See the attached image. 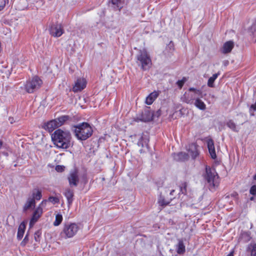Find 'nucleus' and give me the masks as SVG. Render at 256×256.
I'll return each instance as SVG.
<instances>
[{
	"label": "nucleus",
	"instance_id": "1",
	"mask_svg": "<svg viewBox=\"0 0 256 256\" xmlns=\"http://www.w3.org/2000/svg\"><path fill=\"white\" fill-rule=\"evenodd\" d=\"M51 137L54 144L58 148L67 149L71 146L72 136L69 131L57 129Z\"/></svg>",
	"mask_w": 256,
	"mask_h": 256
},
{
	"label": "nucleus",
	"instance_id": "2",
	"mask_svg": "<svg viewBox=\"0 0 256 256\" xmlns=\"http://www.w3.org/2000/svg\"><path fill=\"white\" fill-rule=\"evenodd\" d=\"M74 135L80 141L86 140L93 134V129L90 124L86 122L74 125L72 128Z\"/></svg>",
	"mask_w": 256,
	"mask_h": 256
},
{
	"label": "nucleus",
	"instance_id": "3",
	"mask_svg": "<svg viewBox=\"0 0 256 256\" xmlns=\"http://www.w3.org/2000/svg\"><path fill=\"white\" fill-rule=\"evenodd\" d=\"M205 180L209 184L210 190L214 191L218 185V175L214 168L206 166V174L204 175Z\"/></svg>",
	"mask_w": 256,
	"mask_h": 256
},
{
	"label": "nucleus",
	"instance_id": "4",
	"mask_svg": "<svg viewBox=\"0 0 256 256\" xmlns=\"http://www.w3.org/2000/svg\"><path fill=\"white\" fill-rule=\"evenodd\" d=\"M42 80L38 76H34L26 82L24 86L26 91L30 94L38 90L42 84Z\"/></svg>",
	"mask_w": 256,
	"mask_h": 256
},
{
	"label": "nucleus",
	"instance_id": "5",
	"mask_svg": "<svg viewBox=\"0 0 256 256\" xmlns=\"http://www.w3.org/2000/svg\"><path fill=\"white\" fill-rule=\"evenodd\" d=\"M137 60L140 62L143 70H148L152 64L150 58L144 49L140 51L137 56Z\"/></svg>",
	"mask_w": 256,
	"mask_h": 256
},
{
	"label": "nucleus",
	"instance_id": "6",
	"mask_svg": "<svg viewBox=\"0 0 256 256\" xmlns=\"http://www.w3.org/2000/svg\"><path fill=\"white\" fill-rule=\"evenodd\" d=\"M78 229L79 227L76 223L66 224L61 232V236L65 238H72L76 234Z\"/></svg>",
	"mask_w": 256,
	"mask_h": 256
},
{
	"label": "nucleus",
	"instance_id": "7",
	"mask_svg": "<svg viewBox=\"0 0 256 256\" xmlns=\"http://www.w3.org/2000/svg\"><path fill=\"white\" fill-rule=\"evenodd\" d=\"M46 202V200H43L34 210L29 222L30 228L32 227L38 218L41 216L43 212V209L42 207L44 206V204Z\"/></svg>",
	"mask_w": 256,
	"mask_h": 256
},
{
	"label": "nucleus",
	"instance_id": "8",
	"mask_svg": "<svg viewBox=\"0 0 256 256\" xmlns=\"http://www.w3.org/2000/svg\"><path fill=\"white\" fill-rule=\"evenodd\" d=\"M48 30L50 35L54 37H60L64 32V30L61 24H52L49 26Z\"/></svg>",
	"mask_w": 256,
	"mask_h": 256
},
{
	"label": "nucleus",
	"instance_id": "9",
	"mask_svg": "<svg viewBox=\"0 0 256 256\" xmlns=\"http://www.w3.org/2000/svg\"><path fill=\"white\" fill-rule=\"evenodd\" d=\"M153 119V114L152 112L146 109L142 112L140 115L134 118V120L136 122H148L152 120Z\"/></svg>",
	"mask_w": 256,
	"mask_h": 256
},
{
	"label": "nucleus",
	"instance_id": "10",
	"mask_svg": "<svg viewBox=\"0 0 256 256\" xmlns=\"http://www.w3.org/2000/svg\"><path fill=\"white\" fill-rule=\"evenodd\" d=\"M69 185L72 186H76L79 182L78 171L76 170H71L68 176Z\"/></svg>",
	"mask_w": 256,
	"mask_h": 256
},
{
	"label": "nucleus",
	"instance_id": "11",
	"mask_svg": "<svg viewBox=\"0 0 256 256\" xmlns=\"http://www.w3.org/2000/svg\"><path fill=\"white\" fill-rule=\"evenodd\" d=\"M86 86V80L84 78H78L72 88V91L74 92H80L84 90Z\"/></svg>",
	"mask_w": 256,
	"mask_h": 256
},
{
	"label": "nucleus",
	"instance_id": "12",
	"mask_svg": "<svg viewBox=\"0 0 256 256\" xmlns=\"http://www.w3.org/2000/svg\"><path fill=\"white\" fill-rule=\"evenodd\" d=\"M187 150L190 153L192 158L195 159L199 154L198 150V145L196 143L189 144Z\"/></svg>",
	"mask_w": 256,
	"mask_h": 256
},
{
	"label": "nucleus",
	"instance_id": "13",
	"mask_svg": "<svg viewBox=\"0 0 256 256\" xmlns=\"http://www.w3.org/2000/svg\"><path fill=\"white\" fill-rule=\"evenodd\" d=\"M207 146L208 152L212 159H215L216 158V154L214 146V142L212 139H208L207 141Z\"/></svg>",
	"mask_w": 256,
	"mask_h": 256
},
{
	"label": "nucleus",
	"instance_id": "14",
	"mask_svg": "<svg viewBox=\"0 0 256 256\" xmlns=\"http://www.w3.org/2000/svg\"><path fill=\"white\" fill-rule=\"evenodd\" d=\"M43 128L46 130H48L49 132H52L58 127L56 124V121L54 119L45 123Z\"/></svg>",
	"mask_w": 256,
	"mask_h": 256
},
{
	"label": "nucleus",
	"instance_id": "15",
	"mask_svg": "<svg viewBox=\"0 0 256 256\" xmlns=\"http://www.w3.org/2000/svg\"><path fill=\"white\" fill-rule=\"evenodd\" d=\"M149 141L150 140L148 136L144 135L142 134L138 142V146L142 148H144L145 146L148 148Z\"/></svg>",
	"mask_w": 256,
	"mask_h": 256
},
{
	"label": "nucleus",
	"instance_id": "16",
	"mask_svg": "<svg viewBox=\"0 0 256 256\" xmlns=\"http://www.w3.org/2000/svg\"><path fill=\"white\" fill-rule=\"evenodd\" d=\"M251 238L250 232H242L238 238V242L240 243H246L249 242Z\"/></svg>",
	"mask_w": 256,
	"mask_h": 256
},
{
	"label": "nucleus",
	"instance_id": "17",
	"mask_svg": "<svg viewBox=\"0 0 256 256\" xmlns=\"http://www.w3.org/2000/svg\"><path fill=\"white\" fill-rule=\"evenodd\" d=\"M234 46V42L232 40L228 41L226 42L221 49L222 53L226 54L230 52Z\"/></svg>",
	"mask_w": 256,
	"mask_h": 256
},
{
	"label": "nucleus",
	"instance_id": "18",
	"mask_svg": "<svg viewBox=\"0 0 256 256\" xmlns=\"http://www.w3.org/2000/svg\"><path fill=\"white\" fill-rule=\"evenodd\" d=\"M158 96L159 92L158 91L154 90L151 92L146 96L145 102L146 104L148 105H151Z\"/></svg>",
	"mask_w": 256,
	"mask_h": 256
},
{
	"label": "nucleus",
	"instance_id": "19",
	"mask_svg": "<svg viewBox=\"0 0 256 256\" xmlns=\"http://www.w3.org/2000/svg\"><path fill=\"white\" fill-rule=\"evenodd\" d=\"M64 194L67 200L68 204L69 206L71 205L74 200V193L73 190L68 188L65 190Z\"/></svg>",
	"mask_w": 256,
	"mask_h": 256
},
{
	"label": "nucleus",
	"instance_id": "20",
	"mask_svg": "<svg viewBox=\"0 0 256 256\" xmlns=\"http://www.w3.org/2000/svg\"><path fill=\"white\" fill-rule=\"evenodd\" d=\"M188 157V154L184 152L174 154L173 156L174 159L178 162H184L187 160Z\"/></svg>",
	"mask_w": 256,
	"mask_h": 256
},
{
	"label": "nucleus",
	"instance_id": "21",
	"mask_svg": "<svg viewBox=\"0 0 256 256\" xmlns=\"http://www.w3.org/2000/svg\"><path fill=\"white\" fill-rule=\"evenodd\" d=\"M26 222L24 221L19 225L17 233V239L18 240H21L24 236L26 228Z\"/></svg>",
	"mask_w": 256,
	"mask_h": 256
},
{
	"label": "nucleus",
	"instance_id": "22",
	"mask_svg": "<svg viewBox=\"0 0 256 256\" xmlns=\"http://www.w3.org/2000/svg\"><path fill=\"white\" fill-rule=\"evenodd\" d=\"M109 2L114 10L119 11L123 8L124 4V2L122 0H110Z\"/></svg>",
	"mask_w": 256,
	"mask_h": 256
},
{
	"label": "nucleus",
	"instance_id": "23",
	"mask_svg": "<svg viewBox=\"0 0 256 256\" xmlns=\"http://www.w3.org/2000/svg\"><path fill=\"white\" fill-rule=\"evenodd\" d=\"M36 205V201L34 198H28L26 204L23 206V212H26L28 209H30L32 208H34Z\"/></svg>",
	"mask_w": 256,
	"mask_h": 256
},
{
	"label": "nucleus",
	"instance_id": "24",
	"mask_svg": "<svg viewBox=\"0 0 256 256\" xmlns=\"http://www.w3.org/2000/svg\"><path fill=\"white\" fill-rule=\"evenodd\" d=\"M248 256H256V244L250 243L246 248Z\"/></svg>",
	"mask_w": 256,
	"mask_h": 256
},
{
	"label": "nucleus",
	"instance_id": "25",
	"mask_svg": "<svg viewBox=\"0 0 256 256\" xmlns=\"http://www.w3.org/2000/svg\"><path fill=\"white\" fill-rule=\"evenodd\" d=\"M176 249L178 254H182L184 253L186 247L182 240H178V244L176 246Z\"/></svg>",
	"mask_w": 256,
	"mask_h": 256
},
{
	"label": "nucleus",
	"instance_id": "26",
	"mask_svg": "<svg viewBox=\"0 0 256 256\" xmlns=\"http://www.w3.org/2000/svg\"><path fill=\"white\" fill-rule=\"evenodd\" d=\"M194 105L196 108L200 110H204L206 109V105L199 98H196Z\"/></svg>",
	"mask_w": 256,
	"mask_h": 256
},
{
	"label": "nucleus",
	"instance_id": "27",
	"mask_svg": "<svg viewBox=\"0 0 256 256\" xmlns=\"http://www.w3.org/2000/svg\"><path fill=\"white\" fill-rule=\"evenodd\" d=\"M70 118V117L68 116L64 115L55 118L54 120L56 121V124L58 127H60L63 125Z\"/></svg>",
	"mask_w": 256,
	"mask_h": 256
},
{
	"label": "nucleus",
	"instance_id": "28",
	"mask_svg": "<svg viewBox=\"0 0 256 256\" xmlns=\"http://www.w3.org/2000/svg\"><path fill=\"white\" fill-rule=\"evenodd\" d=\"M42 197V190L38 188H34L32 191V198L34 200H39Z\"/></svg>",
	"mask_w": 256,
	"mask_h": 256
},
{
	"label": "nucleus",
	"instance_id": "29",
	"mask_svg": "<svg viewBox=\"0 0 256 256\" xmlns=\"http://www.w3.org/2000/svg\"><path fill=\"white\" fill-rule=\"evenodd\" d=\"M220 74V72H218V73L214 74L211 77H210L208 81V86L210 88H214V82L215 80L217 78L218 76Z\"/></svg>",
	"mask_w": 256,
	"mask_h": 256
},
{
	"label": "nucleus",
	"instance_id": "30",
	"mask_svg": "<svg viewBox=\"0 0 256 256\" xmlns=\"http://www.w3.org/2000/svg\"><path fill=\"white\" fill-rule=\"evenodd\" d=\"M227 126L231 130L235 132H238L239 128L237 126L236 123L232 120H228L226 122Z\"/></svg>",
	"mask_w": 256,
	"mask_h": 256
},
{
	"label": "nucleus",
	"instance_id": "31",
	"mask_svg": "<svg viewBox=\"0 0 256 256\" xmlns=\"http://www.w3.org/2000/svg\"><path fill=\"white\" fill-rule=\"evenodd\" d=\"M188 91L194 92V94L198 96H199L201 98H203L204 96L202 94V92L201 90L196 89L194 88H190L188 89Z\"/></svg>",
	"mask_w": 256,
	"mask_h": 256
},
{
	"label": "nucleus",
	"instance_id": "32",
	"mask_svg": "<svg viewBox=\"0 0 256 256\" xmlns=\"http://www.w3.org/2000/svg\"><path fill=\"white\" fill-rule=\"evenodd\" d=\"M62 219L63 218L62 215L60 214H58L56 216V218L54 222V226H59L62 222Z\"/></svg>",
	"mask_w": 256,
	"mask_h": 256
},
{
	"label": "nucleus",
	"instance_id": "33",
	"mask_svg": "<svg viewBox=\"0 0 256 256\" xmlns=\"http://www.w3.org/2000/svg\"><path fill=\"white\" fill-rule=\"evenodd\" d=\"M248 32L254 36H256V20L249 28Z\"/></svg>",
	"mask_w": 256,
	"mask_h": 256
},
{
	"label": "nucleus",
	"instance_id": "34",
	"mask_svg": "<svg viewBox=\"0 0 256 256\" xmlns=\"http://www.w3.org/2000/svg\"><path fill=\"white\" fill-rule=\"evenodd\" d=\"M158 202L159 204V205L162 206H166L170 203L168 201H166L163 198L160 197Z\"/></svg>",
	"mask_w": 256,
	"mask_h": 256
},
{
	"label": "nucleus",
	"instance_id": "35",
	"mask_svg": "<svg viewBox=\"0 0 256 256\" xmlns=\"http://www.w3.org/2000/svg\"><path fill=\"white\" fill-rule=\"evenodd\" d=\"M48 201L53 204H56L59 202V199L57 197L51 196L48 198Z\"/></svg>",
	"mask_w": 256,
	"mask_h": 256
},
{
	"label": "nucleus",
	"instance_id": "36",
	"mask_svg": "<svg viewBox=\"0 0 256 256\" xmlns=\"http://www.w3.org/2000/svg\"><path fill=\"white\" fill-rule=\"evenodd\" d=\"M41 232L40 230H37L34 234V238L36 242H39L40 241V237Z\"/></svg>",
	"mask_w": 256,
	"mask_h": 256
},
{
	"label": "nucleus",
	"instance_id": "37",
	"mask_svg": "<svg viewBox=\"0 0 256 256\" xmlns=\"http://www.w3.org/2000/svg\"><path fill=\"white\" fill-rule=\"evenodd\" d=\"M186 81V78H183L182 80H178L176 82V84H177L178 87L180 88H181L183 86Z\"/></svg>",
	"mask_w": 256,
	"mask_h": 256
},
{
	"label": "nucleus",
	"instance_id": "38",
	"mask_svg": "<svg viewBox=\"0 0 256 256\" xmlns=\"http://www.w3.org/2000/svg\"><path fill=\"white\" fill-rule=\"evenodd\" d=\"M9 0H0V11L4 10L6 4H8Z\"/></svg>",
	"mask_w": 256,
	"mask_h": 256
},
{
	"label": "nucleus",
	"instance_id": "39",
	"mask_svg": "<svg viewBox=\"0 0 256 256\" xmlns=\"http://www.w3.org/2000/svg\"><path fill=\"white\" fill-rule=\"evenodd\" d=\"M250 193L254 196H256V185H253L250 187Z\"/></svg>",
	"mask_w": 256,
	"mask_h": 256
},
{
	"label": "nucleus",
	"instance_id": "40",
	"mask_svg": "<svg viewBox=\"0 0 256 256\" xmlns=\"http://www.w3.org/2000/svg\"><path fill=\"white\" fill-rule=\"evenodd\" d=\"M28 234L27 233L26 236H24V240L21 242L20 245L22 246H25L26 244L28 243Z\"/></svg>",
	"mask_w": 256,
	"mask_h": 256
},
{
	"label": "nucleus",
	"instance_id": "41",
	"mask_svg": "<svg viewBox=\"0 0 256 256\" xmlns=\"http://www.w3.org/2000/svg\"><path fill=\"white\" fill-rule=\"evenodd\" d=\"M249 111L250 114V116H254V114L252 113V112H256V103L255 102L254 104H252L249 109Z\"/></svg>",
	"mask_w": 256,
	"mask_h": 256
},
{
	"label": "nucleus",
	"instance_id": "42",
	"mask_svg": "<svg viewBox=\"0 0 256 256\" xmlns=\"http://www.w3.org/2000/svg\"><path fill=\"white\" fill-rule=\"evenodd\" d=\"M55 170L58 172H62L64 170V166H63L58 165L56 166Z\"/></svg>",
	"mask_w": 256,
	"mask_h": 256
},
{
	"label": "nucleus",
	"instance_id": "43",
	"mask_svg": "<svg viewBox=\"0 0 256 256\" xmlns=\"http://www.w3.org/2000/svg\"><path fill=\"white\" fill-rule=\"evenodd\" d=\"M180 192L182 194H184L186 192V184H183L182 186L180 188Z\"/></svg>",
	"mask_w": 256,
	"mask_h": 256
},
{
	"label": "nucleus",
	"instance_id": "44",
	"mask_svg": "<svg viewBox=\"0 0 256 256\" xmlns=\"http://www.w3.org/2000/svg\"><path fill=\"white\" fill-rule=\"evenodd\" d=\"M194 100V98H193V96H192L190 99H187L186 102L188 104H190V100Z\"/></svg>",
	"mask_w": 256,
	"mask_h": 256
},
{
	"label": "nucleus",
	"instance_id": "45",
	"mask_svg": "<svg viewBox=\"0 0 256 256\" xmlns=\"http://www.w3.org/2000/svg\"><path fill=\"white\" fill-rule=\"evenodd\" d=\"M234 250H232L226 256H234Z\"/></svg>",
	"mask_w": 256,
	"mask_h": 256
},
{
	"label": "nucleus",
	"instance_id": "46",
	"mask_svg": "<svg viewBox=\"0 0 256 256\" xmlns=\"http://www.w3.org/2000/svg\"><path fill=\"white\" fill-rule=\"evenodd\" d=\"M2 155H4V156H5L6 157L8 156V152H2Z\"/></svg>",
	"mask_w": 256,
	"mask_h": 256
},
{
	"label": "nucleus",
	"instance_id": "47",
	"mask_svg": "<svg viewBox=\"0 0 256 256\" xmlns=\"http://www.w3.org/2000/svg\"><path fill=\"white\" fill-rule=\"evenodd\" d=\"M254 196H252V197H250V200H254Z\"/></svg>",
	"mask_w": 256,
	"mask_h": 256
},
{
	"label": "nucleus",
	"instance_id": "48",
	"mask_svg": "<svg viewBox=\"0 0 256 256\" xmlns=\"http://www.w3.org/2000/svg\"><path fill=\"white\" fill-rule=\"evenodd\" d=\"M253 178L254 180H256V174L254 176Z\"/></svg>",
	"mask_w": 256,
	"mask_h": 256
},
{
	"label": "nucleus",
	"instance_id": "49",
	"mask_svg": "<svg viewBox=\"0 0 256 256\" xmlns=\"http://www.w3.org/2000/svg\"><path fill=\"white\" fill-rule=\"evenodd\" d=\"M174 192V190H172V191L170 192V194L171 195H172L173 192Z\"/></svg>",
	"mask_w": 256,
	"mask_h": 256
},
{
	"label": "nucleus",
	"instance_id": "50",
	"mask_svg": "<svg viewBox=\"0 0 256 256\" xmlns=\"http://www.w3.org/2000/svg\"><path fill=\"white\" fill-rule=\"evenodd\" d=\"M140 153H142V149H141V150H140Z\"/></svg>",
	"mask_w": 256,
	"mask_h": 256
},
{
	"label": "nucleus",
	"instance_id": "51",
	"mask_svg": "<svg viewBox=\"0 0 256 256\" xmlns=\"http://www.w3.org/2000/svg\"><path fill=\"white\" fill-rule=\"evenodd\" d=\"M255 42L256 43V40H255Z\"/></svg>",
	"mask_w": 256,
	"mask_h": 256
}]
</instances>
